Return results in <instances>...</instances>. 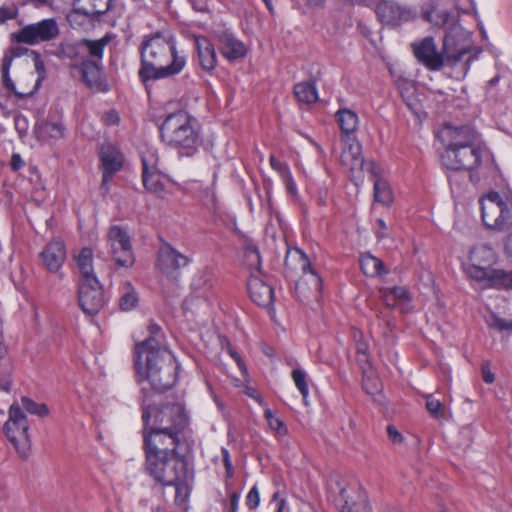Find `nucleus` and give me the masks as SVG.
<instances>
[{"instance_id":"obj_9","label":"nucleus","mask_w":512,"mask_h":512,"mask_svg":"<svg viewBox=\"0 0 512 512\" xmlns=\"http://www.w3.org/2000/svg\"><path fill=\"white\" fill-rule=\"evenodd\" d=\"M107 241L111 255L118 267H131L135 262L131 238L128 229L121 225H112L107 232Z\"/></svg>"},{"instance_id":"obj_40","label":"nucleus","mask_w":512,"mask_h":512,"mask_svg":"<svg viewBox=\"0 0 512 512\" xmlns=\"http://www.w3.org/2000/svg\"><path fill=\"white\" fill-rule=\"evenodd\" d=\"M489 286L496 288H512V271L492 269Z\"/></svg>"},{"instance_id":"obj_29","label":"nucleus","mask_w":512,"mask_h":512,"mask_svg":"<svg viewBox=\"0 0 512 512\" xmlns=\"http://www.w3.org/2000/svg\"><path fill=\"white\" fill-rule=\"evenodd\" d=\"M293 93L300 104L311 105L318 101V91L314 80L302 81L294 85Z\"/></svg>"},{"instance_id":"obj_44","label":"nucleus","mask_w":512,"mask_h":512,"mask_svg":"<svg viewBox=\"0 0 512 512\" xmlns=\"http://www.w3.org/2000/svg\"><path fill=\"white\" fill-rule=\"evenodd\" d=\"M291 377L303 399L306 400L309 395L306 372L301 368H296L292 370Z\"/></svg>"},{"instance_id":"obj_31","label":"nucleus","mask_w":512,"mask_h":512,"mask_svg":"<svg viewBox=\"0 0 512 512\" xmlns=\"http://www.w3.org/2000/svg\"><path fill=\"white\" fill-rule=\"evenodd\" d=\"M421 13L424 20L442 27L447 24L450 14L447 11H439L437 9V0H429L421 7Z\"/></svg>"},{"instance_id":"obj_56","label":"nucleus","mask_w":512,"mask_h":512,"mask_svg":"<svg viewBox=\"0 0 512 512\" xmlns=\"http://www.w3.org/2000/svg\"><path fill=\"white\" fill-rule=\"evenodd\" d=\"M148 331L150 333V336L145 339L144 341H148L152 338H155L157 340V342L161 345V346H164V344L162 343L161 339H162V328L154 323V322H151L148 326Z\"/></svg>"},{"instance_id":"obj_24","label":"nucleus","mask_w":512,"mask_h":512,"mask_svg":"<svg viewBox=\"0 0 512 512\" xmlns=\"http://www.w3.org/2000/svg\"><path fill=\"white\" fill-rule=\"evenodd\" d=\"M341 143V164L351 171L358 169L359 165H363V158L361 156L362 147L355 136L341 138Z\"/></svg>"},{"instance_id":"obj_43","label":"nucleus","mask_w":512,"mask_h":512,"mask_svg":"<svg viewBox=\"0 0 512 512\" xmlns=\"http://www.w3.org/2000/svg\"><path fill=\"white\" fill-rule=\"evenodd\" d=\"M213 286V275L211 271L208 269L202 270L199 274L194 278L192 287L195 291L203 292L208 291Z\"/></svg>"},{"instance_id":"obj_47","label":"nucleus","mask_w":512,"mask_h":512,"mask_svg":"<svg viewBox=\"0 0 512 512\" xmlns=\"http://www.w3.org/2000/svg\"><path fill=\"white\" fill-rule=\"evenodd\" d=\"M358 169L368 172L372 182H373V179L383 178L382 177V173H383L382 167L377 162H375L373 160H369V161L363 160V165H359Z\"/></svg>"},{"instance_id":"obj_5","label":"nucleus","mask_w":512,"mask_h":512,"mask_svg":"<svg viewBox=\"0 0 512 512\" xmlns=\"http://www.w3.org/2000/svg\"><path fill=\"white\" fill-rule=\"evenodd\" d=\"M192 117L183 110L167 115L159 127L162 141L178 150L180 156H193L199 146V133Z\"/></svg>"},{"instance_id":"obj_26","label":"nucleus","mask_w":512,"mask_h":512,"mask_svg":"<svg viewBox=\"0 0 512 512\" xmlns=\"http://www.w3.org/2000/svg\"><path fill=\"white\" fill-rule=\"evenodd\" d=\"M112 41V35L106 33L100 39L83 38L79 40L86 60H94L95 62H102L105 47Z\"/></svg>"},{"instance_id":"obj_19","label":"nucleus","mask_w":512,"mask_h":512,"mask_svg":"<svg viewBox=\"0 0 512 512\" xmlns=\"http://www.w3.org/2000/svg\"><path fill=\"white\" fill-rule=\"evenodd\" d=\"M190 259L176 250L171 244H163L158 252L157 266L159 270L166 275L187 266Z\"/></svg>"},{"instance_id":"obj_27","label":"nucleus","mask_w":512,"mask_h":512,"mask_svg":"<svg viewBox=\"0 0 512 512\" xmlns=\"http://www.w3.org/2000/svg\"><path fill=\"white\" fill-rule=\"evenodd\" d=\"M139 304V294L131 282L125 281L118 288V305L121 311L129 312Z\"/></svg>"},{"instance_id":"obj_64","label":"nucleus","mask_w":512,"mask_h":512,"mask_svg":"<svg viewBox=\"0 0 512 512\" xmlns=\"http://www.w3.org/2000/svg\"><path fill=\"white\" fill-rule=\"evenodd\" d=\"M492 326L499 331L512 330V321H506L504 319L497 318L494 320Z\"/></svg>"},{"instance_id":"obj_33","label":"nucleus","mask_w":512,"mask_h":512,"mask_svg":"<svg viewBox=\"0 0 512 512\" xmlns=\"http://www.w3.org/2000/svg\"><path fill=\"white\" fill-rule=\"evenodd\" d=\"M74 258L82 275V279L96 277L93 269V251L91 248H82L78 254H74Z\"/></svg>"},{"instance_id":"obj_30","label":"nucleus","mask_w":512,"mask_h":512,"mask_svg":"<svg viewBox=\"0 0 512 512\" xmlns=\"http://www.w3.org/2000/svg\"><path fill=\"white\" fill-rule=\"evenodd\" d=\"M360 268L368 277H377L388 274L384 262L370 253L362 254L360 257Z\"/></svg>"},{"instance_id":"obj_61","label":"nucleus","mask_w":512,"mask_h":512,"mask_svg":"<svg viewBox=\"0 0 512 512\" xmlns=\"http://www.w3.org/2000/svg\"><path fill=\"white\" fill-rule=\"evenodd\" d=\"M391 294H392L396 299H399V300H402V301H408V300H410L409 292H408V290H407L405 287H401V286H394V287L391 289Z\"/></svg>"},{"instance_id":"obj_52","label":"nucleus","mask_w":512,"mask_h":512,"mask_svg":"<svg viewBox=\"0 0 512 512\" xmlns=\"http://www.w3.org/2000/svg\"><path fill=\"white\" fill-rule=\"evenodd\" d=\"M245 503L250 510H255L259 506L260 493L256 485H254L248 492Z\"/></svg>"},{"instance_id":"obj_34","label":"nucleus","mask_w":512,"mask_h":512,"mask_svg":"<svg viewBox=\"0 0 512 512\" xmlns=\"http://www.w3.org/2000/svg\"><path fill=\"white\" fill-rule=\"evenodd\" d=\"M80 1L81 0H74V11L90 17H100L111 7V0H91V6L89 8L81 6Z\"/></svg>"},{"instance_id":"obj_53","label":"nucleus","mask_w":512,"mask_h":512,"mask_svg":"<svg viewBox=\"0 0 512 512\" xmlns=\"http://www.w3.org/2000/svg\"><path fill=\"white\" fill-rule=\"evenodd\" d=\"M222 460L226 471V478L230 479L234 476V468L230 453L225 447L221 448Z\"/></svg>"},{"instance_id":"obj_12","label":"nucleus","mask_w":512,"mask_h":512,"mask_svg":"<svg viewBox=\"0 0 512 512\" xmlns=\"http://www.w3.org/2000/svg\"><path fill=\"white\" fill-rule=\"evenodd\" d=\"M142 182L145 189L160 199H165L170 192L166 189L164 176L158 169V157L152 151H146L141 156Z\"/></svg>"},{"instance_id":"obj_49","label":"nucleus","mask_w":512,"mask_h":512,"mask_svg":"<svg viewBox=\"0 0 512 512\" xmlns=\"http://www.w3.org/2000/svg\"><path fill=\"white\" fill-rule=\"evenodd\" d=\"M33 61L35 70L38 74V78L35 83V88H38V86L41 84V82L45 79L46 76L45 63L38 52H33Z\"/></svg>"},{"instance_id":"obj_36","label":"nucleus","mask_w":512,"mask_h":512,"mask_svg":"<svg viewBox=\"0 0 512 512\" xmlns=\"http://www.w3.org/2000/svg\"><path fill=\"white\" fill-rule=\"evenodd\" d=\"M374 200L389 207L394 200L390 184L384 178L373 179Z\"/></svg>"},{"instance_id":"obj_62","label":"nucleus","mask_w":512,"mask_h":512,"mask_svg":"<svg viewBox=\"0 0 512 512\" xmlns=\"http://www.w3.org/2000/svg\"><path fill=\"white\" fill-rule=\"evenodd\" d=\"M376 229H375V235L377 239L381 240L384 239L387 236V225L385 221L381 218L376 220Z\"/></svg>"},{"instance_id":"obj_23","label":"nucleus","mask_w":512,"mask_h":512,"mask_svg":"<svg viewBox=\"0 0 512 512\" xmlns=\"http://www.w3.org/2000/svg\"><path fill=\"white\" fill-rule=\"evenodd\" d=\"M194 43L199 66L203 71L212 74L218 64L214 44L205 36H195Z\"/></svg>"},{"instance_id":"obj_7","label":"nucleus","mask_w":512,"mask_h":512,"mask_svg":"<svg viewBox=\"0 0 512 512\" xmlns=\"http://www.w3.org/2000/svg\"><path fill=\"white\" fill-rule=\"evenodd\" d=\"M481 217L484 225L496 231L512 228V200L503 199L496 191H491L480 199Z\"/></svg>"},{"instance_id":"obj_50","label":"nucleus","mask_w":512,"mask_h":512,"mask_svg":"<svg viewBox=\"0 0 512 512\" xmlns=\"http://www.w3.org/2000/svg\"><path fill=\"white\" fill-rule=\"evenodd\" d=\"M356 360L363 370L365 366H369L368 345L365 342L357 343Z\"/></svg>"},{"instance_id":"obj_25","label":"nucleus","mask_w":512,"mask_h":512,"mask_svg":"<svg viewBox=\"0 0 512 512\" xmlns=\"http://www.w3.org/2000/svg\"><path fill=\"white\" fill-rule=\"evenodd\" d=\"M57 57L68 64L71 75L86 61L80 42H63L60 44Z\"/></svg>"},{"instance_id":"obj_57","label":"nucleus","mask_w":512,"mask_h":512,"mask_svg":"<svg viewBox=\"0 0 512 512\" xmlns=\"http://www.w3.org/2000/svg\"><path fill=\"white\" fill-rule=\"evenodd\" d=\"M286 500L280 497L279 491H276L270 500L269 505H274L275 512H283L286 506Z\"/></svg>"},{"instance_id":"obj_32","label":"nucleus","mask_w":512,"mask_h":512,"mask_svg":"<svg viewBox=\"0 0 512 512\" xmlns=\"http://www.w3.org/2000/svg\"><path fill=\"white\" fill-rule=\"evenodd\" d=\"M241 238L244 250V264L251 270H259L261 256L257 244L246 235H242Z\"/></svg>"},{"instance_id":"obj_48","label":"nucleus","mask_w":512,"mask_h":512,"mask_svg":"<svg viewBox=\"0 0 512 512\" xmlns=\"http://www.w3.org/2000/svg\"><path fill=\"white\" fill-rule=\"evenodd\" d=\"M269 163L273 170H275L281 180L291 174V170L286 162H282L277 159L274 155L269 157Z\"/></svg>"},{"instance_id":"obj_42","label":"nucleus","mask_w":512,"mask_h":512,"mask_svg":"<svg viewBox=\"0 0 512 512\" xmlns=\"http://www.w3.org/2000/svg\"><path fill=\"white\" fill-rule=\"evenodd\" d=\"M491 271L492 269L489 267L473 262H471V265L467 267V274L470 278L479 282L486 281L488 284L490 281Z\"/></svg>"},{"instance_id":"obj_22","label":"nucleus","mask_w":512,"mask_h":512,"mask_svg":"<svg viewBox=\"0 0 512 512\" xmlns=\"http://www.w3.org/2000/svg\"><path fill=\"white\" fill-rule=\"evenodd\" d=\"M219 50L222 56L228 61H235L244 58L247 54L245 44L236 38L229 31H219L215 34Z\"/></svg>"},{"instance_id":"obj_14","label":"nucleus","mask_w":512,"mask_h":512,"mask_svg":"<svg viewBox=\"0 0 512 512\" xmlns=\"http://www.w3.org/2000/svg\"><path fill=\"white\" fill-rule=\"evenodd\" d=\"M285 267L287 270L301 271L305 281L312 286V289L317 293L322 292L323 280L313 268L308 256L300 248H292L287 251Z\"/></svg>"},{"instance_id":"obj_4","label":"nucleus","mask_w":512,"mask_h":512,"mask_svg":"<svg viewBox=\"0 0 512 512\" xmlns=\"http://www.w3.org/2000/svg\"><path fill=\"white\" fill-rule=\"evenodd\" d=\"M191 455L164 457V459L144 462V471L161 487L174 486L175 499H185L189 494V483L194 473L189 469L188 460Z\"/></svg>"},{"instance_id":"obj_17","label":"nucleus","mask_w":512,"mask_h":512,"mask_svg":"<svg viewBox=\"0 0 512 512\" xmlns=\"http://www.w3.org/2000/svg\"><path fill=\"white\" fill-rule=\"evenodd\" d=\"M376 14L382 23L397 26L415 18L413 10L390 0H382L376 6Z\"/></svg>"},{"instance_id":"obj_20","label":"nucleus","mask_w":512,"mask_h":512,"mask_svg":"<svg viewBox=\"0 0 512 512\" xmlns=\"http://www.w3.org/2000/svg\"><path fill=\"white\" fill-rule=\"evenodd\" d=\"M79 73L81 81L91 90L97 92H107L108 84L102 77L103 66L102 62H95L94 60H86L76 70Z\"/></svg>"},{"instance_id":"obj_60","label":"nucleus","mask_w":512,"mask_h":512,"mask_svg":"<svg viewBox=\"0 0 512 512\" xmlns=\"http://www.w3.org/2000/svg\"><path fill=\"white\" fill-rule=\"evenodd\" d=\"M17 16V9L15 7H0V22L4 23L12 20Z\"/></svg>"},{"instance_id":"obj_28","label":"nucleus","mask_w":512,"mask_h":512,"mask_svg":"<svg viewBox=\"0 0 512 512\" xmlns=\"http://www.w3.org/2000/svg\"><path fill=\"white\" fill-rule=\"evenodd\" d=\"M335 117L341 130V138L354 136L359 123L358 115L350 109L343 108L336 112Z\"/></svg>"},{"instance_id":"obj_38","label":"nucleus","mask_w":512,"mask_h":512,"mask_svg":"<svg viewBox=\"0 0 512 512\" xmlns=\"http://www.w3.org/2000/svg\"><path fill=\"white\" fill-rule=\"evenodd\" d=\"M469 259L473 263L489 265L494 260V251L486 245H479L470 251Z\"/></svg>"},{"instance_id":"obj_58","label":"nucleus","mask_w":512,"mask_h":512,"mask_svg":"<svg viewBox=\"0 0 512 512\" xmlns=\"http://www.w3.org/2000/svg\"><path fill=\"white\" fill-rule=\"evenodd\" d=\"M102 120L106 125H117L120 122V116L115 109H110L103 115Z\"/></svg>"},{"instance_id":"obj_55","label":"nucleus","mask_w":512,"mask_h":512,"mask_svg":"<svg viewBox=\"0 0 512 512\" xmlns=\"http://www.w3.org/2000/svg\"><path fill=\"white\" fill-rule=\"evenodd\" d=\"M282 182L285 185L287 194L294 198L297 197L298 189H297L296 182L292 176V173L289 174L288 176H286L285 178H283Z\"/></svg>"},{"instance_id":"obj_46","label":"nucleus","mask_w":512,"mask_h":512,"mask_svg":"<svg viewBox=\"0 0 512 512\" xmlns=\"http://www.w3.org/2000/svg\"><path fill=\"white\" fill-rule=\"evenodd\" d=\"M467 170H447V179L451 186L452 191H460L466 183Z\"/></svg>"},{"instance_id":"obj_6","label":"nucleus","mask_w":512,"mask_h":512,"mask_svg":"<svg viewBox=\"0 0 512 512\" xmlns=\"http://www.w3.org/2000/svg\"><path fill=\"white\" fill-rule=\"evenodd\" d=\"M411 47L417 61L430 71L442 69L445 58L449 64L455 65L468 52L465 47L456 46L451 32L444 37L442 52L437 50L432 37H425L419 42L412 43Z\"/></svg>"},{"instance_id":"obj_8","label":"nucleus","mask_w":512,"mask_h":512,"mask_svg":"<svg viewBox=\"0 0 512 512\" xmlns=\"http://www.w3.org/2000/svg\"><path fill=\"white\" fill-rule=\"evenodd\" d=\"M8 420L3 430L6 437L13 444L21 458H27L31 448V440L28 434L29 424L21 406L13 403L8 411Z\"/></svg>"},{"instance_id":"obj_18","label":"nucleus","mask_w":512,"mask_h":512,"mask_svg":"<svg viewBox=\"0 0 512 512\" xmlns=\"http://www.w3.org/2000/svg\"><path fill=\"white\" fill-rule=\"evenodd\" d=\"M100 161L103 170L101 189L105 193L109 191L108 183L114 174L123 167V156L121 152L111 144L103 145L100 150Z\"/></svg>"},{"instance_id":"obj_21","label":"nucleus","mask_w":512,"mask_h":512,"mask_svg":"<svg viewBox=\"0 0 512 512\" xmlns=\"http://www.w3.org/2000/svg\"><path fill=\"white\" fill-rule=\"evenodd\" d=\"M247 289L251 300L260 307L273 310L274 308V289L262 278L256 275H251Z\"/></svg>"},{"instance_id":"obj_10","label":"nucleus","mask_w":512,"mask_h":512,"mask_svg":"<svg viewBox=\"0 0 512 512\" xmlns=\"http://www.w3.org/2000/svg\"><path fill=\"white\" fill-rule=\"evenodd\" d=\"M482 152L481 144L444 150L441 155V163L446 170L471 171L481 164Z\"/></svg>"},{"instance_id":"obj_15","label":"nucleus","mask_w":512,"mask_h":512,"mask_svg":"<svg viewBox=\"0 0 512 512\" xmlns=\"http://www.w3.org/2000/svg\"><path fill=\"white\" fill-rule=\"evenodd\" d=\"M440 138L445 150L481 144L478 132L468 125H446L441 131Z\"/></svg>"},{"instance_id":"obj_54","label":"nucleus","mask_w":512,"mask_h":512,"mask_svg":"<svg viewBox=\"0 0 512 512\" xmlns=\"http://www.w3.org/2000/svg\"><path fill=\"white\" fill-rule=\"evenodd\" d=\"M2 80H3V84L4 86L11 92L13 93L14 95H16L17 97L19 98H26L30 95L33 94V92H28V93H22V92H18L15 88V84L13 83V81L11 80L9 74H3L2 75Z\"/></svg>"},{"instance_id":"obj_3","label":"nucleus","mask_w":512,"mask_h":512,"mask_svg":"<svg viewBox=\"0 0 512 512\" xmlns=\"http://www.w3.org/2000/svg\"><path fill=\"white\" fill-rule=\"evenodd\" d=\"M134 367L137 375L147 380L155 392H166L176 384L178 366L175 358L155 338L135 345Z\"/></svg>"},{"instance_id":"obj_11","label":"nucleus","mask_w":512,"mask_h":512,"mask_svg":"<svg viewBox=\"0 0 512 512\" xmlns=\"http://www.w3.org/2000/svg\"><path fill=\"white\" fill-rule=\"evenodd\" d=\"M59 35V27L55 19H43L29 24L12 34V40L17 43L37 45L54 40Z\"/></svg>"},{"instance_id":"obj_59","label":"nucleus","mask_w":512,"mask_h":512,"mask_svg":"<svg viewBox=\"0 0 512 512\" xmlns=\"http://www.w3.org/2000/svg\"><path fill=\"white\" fill-rule=\"evenodd\" d=\"M386 430L388 438L393 444H401L403 442L402 434L397 430V428L394 425H388Z\"/></svg>"},{"instance_id":"obj_51","label":"nucleus","mask_w":512,"mask_h":512,"mask_svg":"<svg viewBox=\"0 0 512 512\" xmlns=\"http://www.w3.org/2000/svg\"><path fill=\"white\" fill-rule=\"evenodd\" d=\"M426 408L435 417H440L443 415V404L431 395H429L426 399Z\"/></svg>"},{"instance_id":"obj_37","label":"nucleus","mask_w":512,"mask_h":512,"mask_svg":"<svg viewBox=\"0 0 512 512\" xmlns=\"http://www.w3.org/2000/svg\"><path fill=\"white\" fill-rule=\"evenodd\" d=\"M340 496L345 501L341 512H372L371 507L364 496H359L357 501H351L346 488L341 489Z\"/></svg>"},{"instance_id":"obj_1","label":"nucleus","mask_w":512,"mask_h":512,"mask_svg":"<svg viewBox=\"0 0 512 512\" xmlns=\"http://www.w3.org/2000/svg\"><path fill=\"white\" fill-rule=\"evenodd\" d=\"M144 462L192 455L195 440L190 417L182 403H154L145 387L141 389Z\"/></svg>"},{"instance_id":"obj_45","label":"nucleus","mask_w":512,"mask_h":512,"mask_svg":"<svg viewBox=\"0 0 512 512\" xmlns=\"http://www.w3.org/2000/svg\"><path fill=\"white\" fill-rule=\"evenodd\" d=\"M362 387L363 390L369 395H376L381 390V383L379 378L374 373H366L365 369L363 370V378H362Z\"/></svg>"},{"instance_id":"obj_16","label":"nucleus","mask_w":512,"mask_h":512,"mask_svg":"<svg viewBox=\"0 0 512 512\" xmlns=\"http://www.w3.org/2000/svg\"><path fill=\"white\" fill-rule=\"evenodd\" d=\"M66 255L64 241L60 238H54L39 253V260L48 272L58 274L66 261Z\"/></svg>"},{"instance_id":"obj_13","label":"nucleus","mask_w":512,"mask_h":512,"mask_svg":"<svg viewBox=\"0 0 512 512\" xmlns=\"http://www.w3.org/2000/svg\"><path fill=\"white\" fill-rule=\"evenodd\" d=\"M78 302L83 312L91 316L96 315L104 307V291L97 277L81 280Z\"/></svg>"},{"instance_id":"obj_2","label":"nucleus","mask_w":512,"mask_h":512,"mask_svg":"<svg viewBox=\"0 0 512 512\" xmlns=\"http://www.w3.org/2000/svg\"><path fill=\"white\" fill-rule=\"evenodd\" d=\"M139 52L138 77L144 84L175 76L186 66V58L178 53L175 39L160 32L145 38Z\"/></svg>"},{"instance_id":"obj_39","label":"nucleus","mask_w":512,"mask_h":512,"mask_svg":"<svg viewBox=\"0 0 512 512\" xmlns=\"http://www.w3.org/2000/svg\"><path fill=\"white\" fill-rule=\"evenodd\" d=\"M264 417L276 437L282 438L288 434L286 424L270 408L264 410Z\"/></svg>"},{"instance_id":"obj_63","label":"nucleus","mask_w":512,"mask_h":512,"mask_svg":"<svg viewBox=\"0 0 512 512\" xmlns=\"http://www.w3.org/2000/svg\"><path fill=\"white\" fill-rule=\"evenodd\" d=\"M13 55H10L8 53V51H6L4 53V56L2 58V63H1V72H2V75L3 74H9V70H10V67H11V64H12V61H13Z\"/></svg>"},{"instance_id":"obj_35","label":"nucleus","mask_w":512,"mask_h":512,"mask_svg":"<svg viewBox=\"0 0 512 512\" xmlns=\"http://www.w3.org/2000/svg\"><path fill=\"white\" fill-rule=\"evenodd\" d=\"M37 137L41 140L54 139L59 140L64 137L65 127L62 122L46 121L40 124L36 129Z\"/></svg>"},{"instance_id":"obj_41","label":"nucleus","mask_w":512,"mask_h":512,"mask_svg":"<svg viewBox=\"0 0 512 512\" xmlns=\"http://www.w3.org/2000/svg\"><path fill=\"white\" fill-rule=\"evenodd\" d=\"M22 407L30 414L44 417L48 415L49 409L44 403H37L27 396L21 398Z\"/></svg>"}]
</instances>
